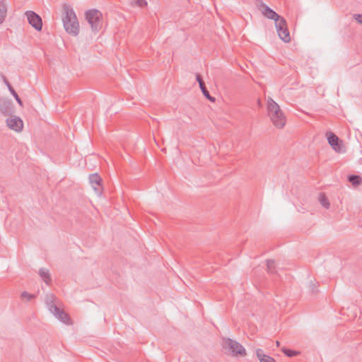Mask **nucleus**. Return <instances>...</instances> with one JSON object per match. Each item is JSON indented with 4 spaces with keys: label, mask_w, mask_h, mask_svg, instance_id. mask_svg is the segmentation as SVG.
I'll return each instance as SVG.
<instances>
[{
    "label": "nucleus",
    "mask_w": 362,
    "mask_h": 362,
    "mask_svg": "<svg viewBox=\"0 0 362 362\" xmlns=\"http://www.w3.org/2000/svg\"><path fill=\"white\" fill-rule=\"evenodd\" d=\"M319 201L320 204L326 209H328L329 206V202L328 199L324 194H320L319 197Z\"/></svg>",
    "instance_id": "obj_20"
},
{
    "label": "nucleus",
    "mask_w": 362,
    "mask_h": 362,
    "mask_svg": "<svg viewBox=\"0 0 362 362\" xmlns=\"http://www.w3.org/2000/svg\"><path fill=\"white\" fill-rule=\"evenodd\" d=\"M256 6L264 17L272 20H276L279 18V15L278 13L262 1H257Z\"/></svg>",
    "instance_id": "obj_7"
},
{
    "label": "nucleus",
    "mask_w": 362,
    "mask_h": 362,
    "mask_svg": "<svg viewBox=\"0 0 362 362\" xmlns=\"http://www.w3.org/2000/svg\"><path fill=\"white\" fill-rule=\"evenodd\" d=\"M25 16L31 26L37 31H40L42 30V21L39 15L33 11H28L25 12Z\"/></svg>",
    "instance_id": "obj_6"
},
{
    "label": "nucleus",
    "mask_w": 362,
    "mask_h": 362,
    "mask_svg": "<svg viewBox=\"0 0 362 362\" xmlns=\"http://www.w3.org/2000/svg\"><path fill=\"white\" fill-rule=\"evenodd\" d=\"M267 112L274 125L277 128H283L286 124V117L279 105L271 98L267 100Z\"/></svg>",
    "instance_id": "obj_2"
},
{
    "label": "nucleus",
    "mask_w": 362,
    "mask_h": 362,
    "mask_svg": "<svg viewBox=\"0 0 362 362\" xmlns=\"http://www.w3.org/2000/svg\"><path fill=\"white\" fill-rule=\"evenodd\" d=\"M207 99H209L210 101H212V102H214L215 101V98L212 96H211V95L209 94V97H206Z\"/></svg>",
    "instance_id": "obj_28"
},
{
    "label": "nucleus",
    "mask_w": 362,
    "mask_h": 362,
    "mask_svg": "<svg viewBox=\"0 0 362 362\" xmlns=\"http://www.w3.org/2000/svg\"><path fill=\"white\" fill-rule=\"evenodd\" d=\"M63 25L65 30L73 36H76L79 33V23L76 15L69 5H63Z\"/></svg>",
    "instance_id": "obj_1"
},
{
    "label": "nucleus",
    "mask_w": 362,
    "mask_h": 362,
    "mask_svg": "<svg viewBox=\"0 0 362 362\" xmlns=\"http://www.w3.org/2000/svg\"><path fill=\"white\" fill-rule=\"evenodd\" d=\"M316 288H317L316 284L311 281L310 284V289L311 292L312 293L317 292Z\"/></svg>",
    "instance_id": "obj_27"
},
{
    "label": "nucleus",
    "mask_w": 362,
    "mask_h": 362,
    "mask_svg": "<svg viewBox=\"0 0 362 362\" xmlns=\"http://www.w3.org/2000/svg\"><path fill=\"white\" fill-rule=\"evenodd\" d=\"M199 88L205 97H209V92L206 89L205 84L199 86Z\"/></svg>",
    "instance_id": "obj_24"
},
{
    "label": "nucleus",
    "mask_w": 362,
    "mask_h": 362,
    "mask_svg": "<svg viewBox=\"0 0 362 362\" xmlns=\"http://www.w3.org/2000/svg\"><path fill=\"white\" fill-rule=\"evenodd\" d=\"M39 275L47 285H50L52 279L48 269L41 268L39 271Z\"/></svg>",
    "instance_id": "obj_14"
},
{
    "label": "nucleus",
    "mask_w": 362,
    "mask_h": 362,
    "mask_svg": "<svg viewBox=\"0 0 362 362\" xmlns=\"http://www.w3.org/2000/svg\"><path fill=\"white\" fill-rule=\"evenodd\" d=\"M89 181L95 192L98 194H101V178L98 174H91L89 176Z\"/></svg>",
    "instance_id": "obj_11"
},
{
    "label": "nucleus",
    "mask_w": 362,
    "mask_h": 362,
    "mask_svg": "<svg viewBox=\"0 0 362 362\" xmlns=\"http://www.w3.org/2000/svg\"><path fill=\"white\" fill-rule=\"evenodd\" d=\"M275 21V26L276 28V30H282V28L287 27L286 21L281 16H279V18L276 20H274Z\"/></svg>",
    "instance_id": "obj_17"
},
{
    "label": "nucleus",
    "mask_w": 362,
    "mask_h": 362,
    "mask_svg": "<svg viewBox=\"0 0 362 362\" xmlns=\"http://www.w3.org/2000/svg\"><path fill=\"white\" fill-rule=\"evenodd\" d=\"M223 349L233 356L245 357L247 355L246 350L239 342L230 338H224L222 341Z\"/></svg>",
    "instance_id": "obj_4"
},
{
    "label": "nucleus",
    "mask_w": 362,
    "mask_h": 362,
    "mask_svg": "<svg viewBox=\"0 0 362 362\" xmlns=\"http://www.w3.org/2000/svg\"><path fill=\"white\" fill-rule=\"evenodd\" d=\"M326 136L328 143L336 152L342 153L344 151L341 141L336 134L333 132H329L326 134Z\"/></svg>",
    "instance_id": "obj_8"
},
{
    "label": "nucleus",
    "mask_w": 362,
    "mask_h": 362,
    "mask_svg": "<svg viewBox=\"0 0 362 362\" xmlns=\"http://www.w3.org/2000/svg\"><path fill=\"white\" fill-rule=\"evenodd\" d=\"M282 352L288 357H293L295 356H297L298 354V352L294 350H291L289 349H287L286 347H283L281 349Z\"/></svg>",
    "instance_id": "obj_21"
},
{
    "label": "nucleus",
    "mask_w": 362,
    "mask_h": 362,
    "mask_svg": "<svg viewBox=\"0 0 362 362\" xmlns=\"http://www.w3.org/2000/svg\"><path fill=\"white\" fill-rule=\"evenodd\" d=\"M196 78L197 82L199 83V86L205 84L200 74H197L196 75Z\"/></svg>",
    "instance_id": "obj_26"
},
{
    "label": "nucleus",
    "mask_w": 362,
    "mask_h": 362,
    "mask_svg": "<svg viewBox=\"0 0 362 362\" xmlns=\"http://www.w3.org/2000/svg\"><path fill=\"white\" fill-rule=\"evenodd\" d=\"M353 18L358 23L362 25V14H354Z\"/></svg>",
    "instance_id": "obj_25"
},
{
    "label": "nucleus",
    "mask_w": 362,
    "mask_h": 362,
    "mask_svg": "<svg viewBox=\"0 0 362 362\" xmlns=\"http://www.w3.org/2000/svg\"><path fill=\"white\" fill-rule=\"evenodd\" d=\"M348 180L354 185L357 186L361 182V178L360 176L356 175H351L348 177Z\"/></svg>",
    "instance_id": "obj_18"
},
{
    "label": "nucleus",
    "mask_w": 362,
    "mask_h": 362,
    "mask_svg": "<svg viewBox=\"0 0 362 362\" xmlns=\"http://www.w3.org/2000/svg\"><path fill=\"white\" fill-rule=\"evenodd\" d=\"M5 0H0V25L4 21L7 14V7Z\"/></svg>",
    "instance_id": "obj_15"
},
{
    "label": "nucleus",
    "mask_w": 362,
    "mask_h": 362,
    "mask_svg": "<svg viewBox=\"0 0 362 362\" xmlns=\"http://www.w3.org/2000/svg\"><path fill=\"white\" fill-rule=\"evenodd\" d=\"M6 124L9 129L16 132H21L23 127L21 119L16 116H11L6 119Z\"/></svg>",
    "instance_id": "obj_9"
},
{
    "label": "nucleus",
    "mask_w": 362,
    "mask_h": 362,
    "mask_svg": "<svg viewBox=\"0 0 362 362\" xmlns=\"http://www.w3.org/2000/svg\"><path fill=\"white\" fill-rule=\"evenodd\" d=\"M57 298L54 294H47L45 296V304L51 313H52L61 322L69 325L71 319L68 314L61 310L55 303Z\"/></svg>",
    "instance_id": "obj_3"
},
{
    "label": "nucleus",
    "mask_w": 362,
    "mask_h": 362,
    "mask_svg": "<svg viewBox=\"0 0 362 362\" xmlns=\"http://www.w3.org/2000/svg\"><path fill=\"white\" fill-rule=\"evenodd\" d=\"M131 4L136 5L142 8L147 5V2L146 0H132Z\"/></svg>",
    "instance_id": "obj_22"
},
{
    "label": "nucleus",
    "mask_w": 362,
    "mask_h": 362,
    "mask_svg": "<svg viewBox=\"0 0 362 362\" xmlns=\"http://www.w3.org/2000/svg\"><path fill=\"white\" fill-rule=\"evenodd\" d=\"M282 28V30H276L278 35L284 42H289L291 41V36L288 28L286 27Z\"/></svg>",
    "instance_id": "obj_12"
},
{
    "label": "nucleus",
    "mask_w": 362,
    "mask_h": 362,
    "mask_svg": "<svg viewBox=\"0 0 362 362\" xmlns=\"http://www.w3.org/2000/svg\"><path fill=\"white\" fill-rule=\"evenodd\" d=\"M267 271L270 274L276 273L275 262L273 259H268L267 261Z\"/></svg>",
    "instance_id": "obj_19"
},
{
    "label": "nucleus",
    "mask_w": 362,
    "mask_h": 362,
    "mask_svg": "<svg viewBox=\"0 0 362 362\" xmlns=\"http://www.w3.org/2000/svg\"><path fill=\"white\" fill-rule=\"evenodd\" d=\"M276 346H279L280 345V343H279V341H276Z\"/></svg>",
    "instance_id": "obj_29"
},
{
    "label": "nucleus",
    "mask_w": 362,
    "mask_h": 362,
    "mask_svg": "<svg viewBox=\"0 0 362 362\" xmlns=\"http://www.w3.org/2000/svg\"><path fill=\"white\" fill-rule=\"evenodd\" d=\"M0 112L4 116L11 115L13 112V107L12 103L6 99H0Z\"/></svg>",
    "instance_id": "obj_10"
},
{
    "label": "nucleus",
    "mask_w": 362,
    "mask_h": 362,
    "mask_svg": "<svg viewBox=\"0 0 362 362\" xmlns=\"http://www.w3.org/2000/svg\"><path fill=\"white\" fill-rule=\"evenodd\" d=\"M21 297L22 298H27L28 300H30L35 298V295L30 294L27 291H23L21 293Z\"/></svg>",
    "instance_id": "obj_23"
},
{
    "label": "nucleus",
    "mask_w": 362,
    "mask_h": 362,
    "mask_svg": "<svg viewBox=\"0 0 362 362\" xmlns=\"http://www.w3.org/2000/svg\"><path fill=\"white\" fill-rule=\"evenodd\" d=\"M5 83H6V84L8 86V88L9 91L11 92V93L12 94V95L14 97V98L16 99V100L17 101V103H18L21 106H23V102H22L21 99L19 98L18 95L16 93V92L15 91V90L13 88V87L11 86V85L9 83V82H8V81H7L5 79Z\"/></svg>",
    "instance_id": "obj_16"
},
{
    "label": "nucleus",
    "mask_w": 362,
    "mask_h": 362,
    "mask_svg": "<svg viewBox=\"0 0 362 362\" xmlns=\"http://www.w3.org/2000/svg\"><path fill=\"white\" fill-rule=\"evenodd\" d=\"M86 19L93 32H98L103 26V15L96 9L88 10L85 13Z\"/></svg>",
    "instance_id": "obj_5"
},
{
    "label": "nucleus",
    "mask_w": 362,
    "mask_h": 362,
    "mask_svg": "<svg viewBox=\"0 0 362 362\" xmlns=\"http://www.w3.org/2000/svg\"><path fill=\"white\" fill-rule=\"evenodd\" d=\"M256 354L260 362H276L273 358L265 355L261 349H257L256 350Z\"/></svg>",
    "instance_id": "obj_13"
}]
</instances>
